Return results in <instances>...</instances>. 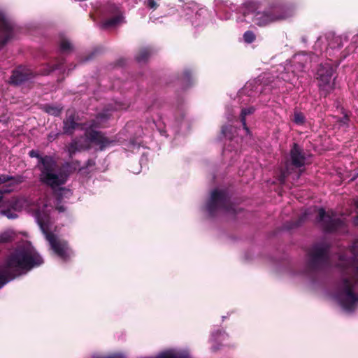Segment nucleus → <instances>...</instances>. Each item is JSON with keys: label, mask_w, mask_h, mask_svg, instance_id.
<instances>
[{"label": "nucleus", "mask_w": 358, "mask_h": 358, "mask_svg": "<svg viewBox=\"0 0 358 358\" xmlns=\"http://www.w3.org/2000/svg\"><path fill=\"white\" fill-rule=\"evenodd\" d=\"M43 262L42 257L34 248H16L6 258L0 268V288L22 274L40 266Z\"/></svg>", "instance_id": "1"}, {"label": "nucleus", "mask_w": 358, "mask_h": 358, "mask_svg": "<svg viewBox=\"0 0 358 358\" xmlns=\"http://www.w3.org/2000/svg\"><path fill=\"white\" fill-rule=\"evenodd\" d=\"M340 262L337 266L343 273L351 269L354 280L345 277L341 280L339 287L338 299L343 308L347 311H353L358 303V295L354 292V289L358 284V258L356 256L346 259L345 255L339 256Z\"/></svg>", "instance_id": "2"}, {"label": "nucleus", "mask_w": 358, "mask_h": 358, "mask_svg": "<svg viewBox=\"0 0 358 358\" xmlns=\"http://www.w3.org/2000/svg\"><path fill=\"white\" fill-rule=\"evenodd\" d=\"M29 156L38 159L36 167L40 170V180L42 183L50 187L54 191L58 200L63 198V192L70 194V190L64 187H57L64 185L66 177L62 173H57L55 171L58 167L56 160L50 155L41 156L37 150H31Z\"/></svg>", "instance_id": "3"}, {"label": "nucleus", "mask_w": 358, "mask_h": 358, "mask_svg": "<svg viewBox=\"0 0 358 358\" xmlns=\"http://www.w3.org/2000/svg\"><path fill=\"white\" fill-rule=\"evenodd\" d=\"M252 15L253 22L259 27H264L276 21L285 20L289 16L287 9L282 5L272 3L262 9L259 3L246 2L243 15Z\"/></svg>", "instance_id": "4"}, {"label": "nucleus", "mask_w": 358, "mask_h": 358, "mask_svg": "<svg viewBox=\"0 0 358 358\" xmlns=\"http://www.w3.org/2000/svg\"><path fill=\"white\" fill-rule=\"evenodd\" d=\"M35 218L45 239L49 242L50 249L54 254L64 262H68L72 255L68 243L66 241L57 238L55 234L49 231V215L39 210L34 213Z\"/></svg>", "instance_id": "5"}, {"label": "nucleus", "mask_w": 358, "mask_h": 358, "mask_svg": "<svg viewBox=\"0 0 358 358\" xmlns=\"http://www.w3.org/2000/svg\"><path fill=\"white\" fill-rule=\"evenodd\" d=\"M331 245L325 241L314 243L308 252L306 269L317 272L327 267L330 262Z\"/></svg>", "instance_id": "6"}, {"label": "nucleus", "mask_w": 358, "mask_h": 358, "mask_svg": "<svg viewBox=\"0 0 358 358\" xmlns=\"http://www.w3.org/2000/svg\"><path fill=\"white\" fill-rule=\"evenodd\" d=\"M315 222L324 234H336L348 232V224L345 219L337 216L333 210H326L320 208L315 217Z\"/></svg>", "instance_id": "7"}, {"label": "nucleus", "mask_w": 358, "mask_h": 358, "mask_svg": "<svg viewBox=\"0 0 358 358\" xmlns=\"http://www.w3.org/2000/svg\"><path fill=\"white\" fill-rule=\"evenodd\" d=\"M306 156L303 149L301 148L296 143H294L289 151V159L287 160L285 166L280 171L278 176V181L280 184H285L287 178L292 173V172L299 169L303 167L306 164ZM301 172V171H300ZM301 173L297 174L296 178H299Z\"/></svg>", "instance_id": "8"}, {"label": "nucleus", "mask_w": 358, "mask_h": 358, "mask_svg": "<svg viewBox=\"0 0 358 358\" xmlns=\"http://www.w3.org/2000/svg\"><path fill=\"white\" fill-rule=\"evenodd\" d=\"M231 209L230 198L225 191L214 189L211 192L206 204V210L210 216H215L218 210L230 211Z\"/></svg>", "instance_id": "9"}, {"label": "nucleus", "mask_w": 358, "mask_h": 358, "mask_svg": "<svg viewBox=\"0 0 358 358\" xmlns=\"http://www.w3.org/2000/svg\"><path fill=\"white\" fill-rule=\"evenodd\" d=\"M334 70L330 63L321 64L317 68L316 79L318 80V88L320 94L324 97L334 89V83L331 82Z\"/></svg>", "instance_id": "10"}, {"label": "nucleus", "mask_w": 358, "mask_h": 358, "mask_svg": "<svg viewBox=\"0 0 358 358\" xmlns=\"http://www.w3.org/2000/svg\"><path fill=\"white\" fill-rule=\"evenodd\" d=\"M34 71L25 66H20L13 70L10 78V84L14 86H19L35 77Z\"/></svg>", "instance_id": "11"}, {"label": "nucleus", "mask_w": 358, "mask_h": 358, "mask_svg": "<svg viewBox=\"0 0 358 358\" xmlns=\"http://www.w3.org/2000/svg\"><path fill=\"white\" fill-rule=\"evenodd\" d=\"M0 50L12 38L13 35V25L0 13Z\"/></svg>", "instance_id": "12"}, {"label": "nucleus", "mask_w": 358, "mask_h": 358, "mask_svg": "<svg viewBox=\"0 0 358 358\" xmlns=\"http://www.w3.org/2000/svg\"><path fill=\"white\" fill-rule=\"evenodd\" d=\"M85 136L91 143L99 145L100 150H103L110 143L108 138L99 131H89L85 132Z\"/></svg>", "instance_id": "13"}, {"label": "nucleus", "mask_w": 358, "mask_h": 358, "mask_svg": "<svg viewBox=\"0 0 358 358\" xmlns=\"http://www.w3.org/2000/svg\"><path fill=\"white\" fill-rule=\"evenodd\" d=\"M80 124L76 122V115L74 112H68L63 121V131L66 134L72 135L74 131Z\"/></svg>", "instance_id": "14"}, {"label": "nucleus", "mask_w": 358, "mask_h": 358, "mask_svg": "<svg viewBox=\"0 0 358 358\" xmlns=\"http://www.w3.org/2000/svg\"><path fill=\"white\" fill-rule=\"evenodd\" d=\"M0 179L1 180L2 184L6 183L8 182L12 181L13 182L8 184V185H4L3 187H8L9 189L14 185L21 184L24 181V178L22 176H12L6 174L0 175Z\"/></svg>", "instance_id": "15"}, {"label": "nucleus", "mask_w": 358, "mask_h": 358, "mask_svg": "<svg viewBox=\"0 0 358 358\" xmlns=\"http://www.w3.org/2000/svg\"><path fill=\"white\" fill-rule=\"evenodd\" d=\"M153 53V50L150 47L141 48L139 49L135 58L136 60L139 63L146 62Z\"/></svg>", "instance_id": "16"}, {"label": "nucleus", "mask_w": 358, "mask_h": 358, "mask_svg": "<svg viewBox=\"0 0 358 358\" xmlns=\"http://www.w3.org/2000/svg\"><path fill=\"white\" fill-rule=\"evenodd\" d=\"M122 15L121 13H117L113 17L104 20L101 24V28L103 29H106L110 27H115L122 20Z\"/></svg>", "instance_id": "17"}, {"label": "nucleus", "mask_w": 358, "mask_h": 358, "mask_svg": "<svg viewBox=\"0 0 358 358\" xmlns=\"http://www.w3.org/2000/svg\"><path fill=\"white\" fill-rule=\"evenodd\" d=\"M178 79L187 87L193 83V72L189 69H185L178 77Z\"/></svg>", "instance_id": "18"}, {"label": "nucleus", "mask_w": 358, "mask_h": 358, "mask_svg": "<svg viewBox=\"0 0 358 358\" xmlns=\"http://www.w3.org/2000/svg\"><path fill=\"white\" fill-rule=\"evenodd\" d=\"M255 111V108L253 107L244 108H242L241 115H240V120L243 124V129L245 130L246 133L250 134V129L246 124V116L248 115L252 114Z\"/></svg>", "instance_id": "19"}, {"label": "nucleus", "mask_w": 358, "mask_h": 358, "mask_svg": "<svg viewBox=\"0 0 358 358\" xmlns=\"http://www.w3.org/2000/svg\"><path fill=\"white\" fill-rule=\"evenodd\" d=\"M102 117V115H99L96 119L91 120L84 123L83 124V129H85V132H87L89 131H96V129L100 127V122L99 121V118Z\"/></svg>", "instance_id": "20"}, {"label": "nucleus", "mask_w": 358, "mask_h": 358, "mask_svg": "<svg viewBox=\"0 0 358 358\" xmlns=\"http://www.w3.org/2000/svg\"><path fill=\"white\" fill-rule=\"evenodd\" d=\"M68 152L71 158L76 154V152L80 151L84 148L83 145L78 141L73 140L68 145Z\"/></svg>", "instance_id": "21"}, {"label": "nucleus", "mask_w": 358, "mask_h": 358, "mask_svg": "<svg viewBox=\"0 0 358 358\" xmlns=\"http://www.w3.org/2000/svg\"><path fill=\"white\" fill-rule=\"evenodd\" d=\"M8 203V206L12 208L13 210H19L22 208V200L17 197H13L12 199L6 201ZM5 202H3V204Z\"/></svg>", "instance_id": "22"}, {"label": "nucleus", "mask_w": 358, "mask_h": 358, "mask_svg": "<svg viewBox=\"0 0 358 358\" xmlns=\"http://www.w3.org/2000/svg\"><path fill=\"white\" fill-rule=\"evenodd\" d=\"M234 128L230 124L223 125L221 128L222 135L229 139H232L234 136Z\"/></svg>", "instance_id": "23"}, {"label": "nucleus", "mask_w": 358, "mask_h": 358, "mask_svg": "<svg viewBox=\"0 0 358 358\" xmlns=\"http://www.w3.org/2000/svg\"><path fill=\"white\" fill-rule=\"evenodd\" d=\"M307 219V214L306 213H302L296 220L290 222L288 224L289 229L296 228L301 226Z\"/></svg>", "instance_id": "24"}, {"label": "nucleus", "mask_w": 358, "mask_h": 358, "mask_svg": "<svg viewBox=\"0 0 358 358\" xmlns=\"http://www.w3.org/2000/svg\"><path fill=\"white\" fill-rule=\"evenodd\" d=\"M60 50L63 52L71 51L73 49V45L71 42L66 38H62L59 43Z\"/></svg>", "instance_id": "25"}, {"label": "nucleus", "mask_w": 358, "mask_h": 358, "mask_svg": "<svg viewBox=\"0 0 358 358\" xmlns=\"http://www.w3.org/2000/svg\"><path fill=\"white\" fill-rule=\"evenodd\" d=\"M293 122L298 125H302L305 122V116L301 112H294Z\"/></svg>", "instance_id": "26"}, {"label": "nucleus", "mask_w": 358, "mask_h": 358, "mask_svg": "<svg viewBox=\"0 0 358 358\" xmlns=\"http://www.w3.org/2000/svg\"><path fill=\"white\" fill-rule=\"evenodd\" d=\"M0 212L3 215L7 217L8 219H15L17 217V214L9 207L6 209H1Z\"/></svg>", "instance_id": "27"}, {"label": "nucleus", "mask_w": 358, "mask_h": 358, "mask_svg": "<svg viewBox=\"0 0 358 358\" xmlns=\"http://www.w3.org/2000/svg\"><path fill=\"white\" fill-rule=\"evenodd\" d=\"M243 39L248 43H252L256 39V36L252 31H247L243 34Z\"/></svg>", "instance_id": "28"}, {"label": "nucleus", "mask_w": 358, "mask_h": 358, "mask_svg": "<svg viewBox=\"0 0 358 358\" xmlns=\"http://www.w3.org/2000/svg\"><path fill=\"white\" fill-rule=\"evenodd\" d=\"M12 240L13 236L8 231L0 234V243H7L11 242Z\"/></svg>", "instance_id": "29"}, {"label": "nucleus", "mask_w": 358, "mask_h": 358, "mask_svg": "<svg viewBox=\"0 0 358 358\" xmlns=\"http://www.w3.org/2000/svg\"><path fill=\"white\" fill-rule=\"evenodd\" d=\"M64 59H60L57 64H55L52 66H50L47 71V72L45 73V74H49L51 72L54 71L55 70L59 69L62 66V65L64 64Z\"/></svg>", "instance_id": "30"}, {"label": "nucleus", "mask_w": 358, "mask_h": 358, "mask_svg": "<svg viewBox=\"0 0 358 358\" xmlns=\"http://www.w3.org/2000/svg\"><path fill=\"white\" fill-rule=\"evenodd\" d=\"M46 112L52 115L57 116L60 114L61 109H59L57 107L48 106H46Z\"/></svg>", "instance_id": "31"}, {"label": "nucleus", "mask_w": 358, "mask_h": 358, "mask_svg": "<svg viewBox=\"0 0 358 358\" xmlns=\"http://www.w3.org/2000/svg\"><path fill=\"white\" fill-rule=\"evenodd\" d=\"M12 189H9L8 187H1L0 188V203L3 201V195L10 193Z\"/></svg>", "instance_id": "32"}, {"label": "nucleus", "mask_w": 358, "mask_h": 358, "mask_svg": "<svg viewBox=\"0 0 358 358\" xmlns=\"http://www.w3.org/2000/svg\"><path fill=\"white\" fill-rule=\"evenodd\" d=\"M96 164L95 163V161L92 159H89L87 162L85 163V165L84 166H83L82 168H80L79 169V171H83V169H88L90 167H92V166H94Z\"/></svg>", "instance_id": "33"}, {"label": "nucleus", "mask_w": 358, "mask_h": 358, "mask_svg": "<svg viewBox=\"0 0 358 358\" xmlns=\"http://www.w3.org/2000/svg\"><path fill=\"white\" fill-rule=\"evenodd\" d=\"M145 5L153 10L157 9L159 6L155 0H147Z\"/></svg>", "instance_id": "34"}, {"label": "nucleus", "mask_w": 358, "mask_h": 358, "mask_svg": "<svg viewBox=\"0 0 358 358\" xmlns=\"http://www.w3.org/2000/svg\"><path fill=\"white\" fill-rule=\"evenodd\" d=\"M80 162L79 161H73L71 162V164H69V166L71 168H73V169H76L77 168V166H80Z\"/></svg>", "instance_id": "35"}, {"label": "nucleus", "mask_w": 358, "mask_h": 358, "mask_svg": "<svg viewBox=\"0 0 358 358\" xmlns=\"http://www.w3.org/2000/svg\"><path fill=\"white\" fill-rule=\"evenodd\" d=\"M97 52V50H94L93 52H92L85 59V61H88V60H90L94 58V57L95 56V55L96 54Z\"/></svg>", "instance_id": "36"}, {"label": "nucleus", "mask_w": 358, "mask_h": 358, "mask_svg": "<svg viewBox=\"0 0 358 358\" xmlns=\"http://www.w3.org/2000/svg\"><path fill=\"white\" fill-rule=\"evenodd\" d=\"M160 358H178L176 356L173 355H165L161 357Z\"/></svg>", "instance_id": "37"}, {"label": "nucleus", "mask_w": 358, "mask_h": 358, "mask_svg": "<svg viewBox=\"0 0 358 358\" xmlns=\"http://www.w3.org/2000/svg\"><path fill=\"white\" fill-rule=\"evenodd\" d=\"M353 224L355 226H358V215H357L353 220Z\"/></svg>", "instance_id": "38"}, {"label": "nucleus", "mask_w": 358, "mask_h": 358, "mask_svg": "<svg viewBox=\"0 0 358 358\" xmlns=\"http://www.w3.org/2000/svg\"><path fill=\"white\" fill-rule=\"evenodd\" d=\"M58 209H59V211H64V208L63 207H59Z\"/></svg>", "instance_id": "39"}, {"label": "nucleus", "mask_w": 358, "mask_h": 358, "mask_svg": "<svg viewBox=\"0 0 358 358\" xmlns=\"http://www.w3.org/2000/svg\"><path fill=\"white\" fill-rule=\"evenodd\" d=\"M75 171L74 169L69 170L70 172H72V171Z\"/></svg>", "instance_id": "40"}, {"label": "nucleus", "mask_w": 358, "mask_h": 358, "mask_svg": "<svg viewBox=\"0 0 358 358\" xmlns=\"http://www.w3.org/2000/svg\"><path fill=\"white\" fill-rule=\"evenodd\" d=\"M357 207L358 208V203L357 204Z\"/></svg>", "instance_id": "41"}, {"label": "nucleus", "mask_w": 358, "mask_h": 358, "mask_svg": "<svg viewBox=\"0 0 358 358\" xmlns=\"http://www.w3.org/2000/svg\"><path fill=\"white\" fill-rule=\"evenodd\" d=\"M357 176H358V174H357Z\"/></svg>", "instance_id": "42"}]
</instances>
